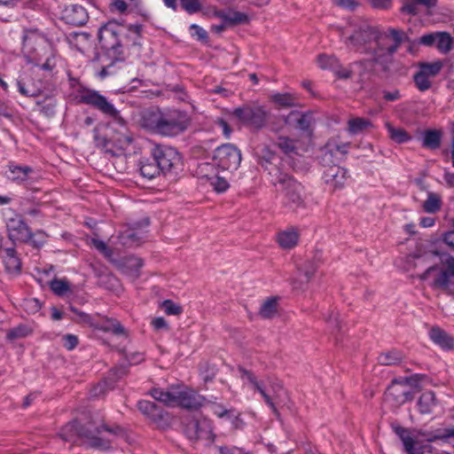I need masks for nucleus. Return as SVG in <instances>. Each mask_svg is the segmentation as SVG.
I'll return each instance as SVG.
<instances>
[{
    "label": "nucleus",
    "mask_w": 454,
    "mask_h": 454,
    "mask_svg": "<svg viewBox=\"0 0 454 454\" xmlns=\"http://www.w3.org/2000/svg\"><path fill=\"white\" fill-rule=\"evenodd\" d=\"M138 410L153 420H158L162 418L161 410L150 401L142 400L137 403Z\"/></svg>",
    "instance_id": "bb28decb"
},
{
    "label": "nucleus",
    "mask_w": 454,
    "mask_h": 454,
    "mask_svg": "<svg viewBox=\"0 0 454 454\" xmlns=\"http://www.w3.org/2000/svg\"><path fill=\"white\" fill-rule=\"evenodd\" d=\"M417 404L421 414L432 413L437 405L434 393L432 391L424 392L419 398Z\"/></svg>",
    "instance_id": "5701e85b"
},
{
    "label": "nucleus",
    "mask_w": 454,
    "mask_h": 454,
    "mask_svg": "<svg viewBox=\"0 0 454 454\" xmlns=\"http://www.w3.org/2000/svg\"><path fill=\"white\" fill-rule=\"evenodd\" d=\"M94 138L98 146L114 154L125 152L133 141L121 115H104L94 129Z\"/></svg>",
    "instance_id": "7ed1b4c3"
},
{
    "label": "nucleus",
    "mask_w": 454,
    "mask_h": 454,
    "mask_svg": "<svg viewBox=\"0 0 454 454\" xmlns=\"http://www.w3.org/2000/svg\"><path fill=\"white\" fill-rule=\"evenodd\" d=\"M185 434L192 440H209L213 435L212 423L207 419H193L187 424Z\"/></svg>",
    "instance_id": "2eb2a0df"
},
{
    "label": "nucleus",
    "mask_w": 454,
    "mask_h": 454,
    "mask_svg": "<svg viewBox=\"0 0 454 454\" xmlns=\"http://www.w3.org/2000/svg\"><path fill=\"white\" fill-rule=\"evenodd\" d=\"M93 327L103 332H112L115 334L124 333L122 325L114 319L107 318L101 323L94 325Z\"/></svg>",
    "instance_id": "7c9ffc66"
},
{
    "label": "nucleus",
    "mask_w": 454,
    "mask_h": 454,
    "mask_svg": "<svg viewBox=\"0 0 454 454\" xmlns=\"http://www.w3.org/2000/svg\"><path fill=\"white\" fill-rule=\"evenodd\" d=\"M278 299L277 297H270L266 299L260 309L259 315L262 318H272L278 314Z\"/></svg>",
    "instance_id": "c85d7f7f"
},
{
    "label": "nucleus",
    "mask_w": 454,
    "mask_h": 454,
    "mask_svg": "<svg viewBox=\"0 0 454 454\" xmlns=\"http://www.w3.org/2000/svg\"><path fill=\"white\" fill-rule=\"evenodd\" d=\"M371 126V122L364 118L356 117L348 121V131L353 134H358Z\"/></svg>",
    "instance_id": "e433bc0d"
},
{
    "label": "nucleus",
    "mask_w": 454,
    "mask_h": 454,
    "mask_svg": "<svg viewBox=\"0 0 454 454\" xmlns=\"http://www.w3.org/2000/svg\"><path fill=\"white\" fill-rule=\"evenodd\" d=\"M73 92L71 96L78 103L88 105L103 114H118L113 103L98 90L82 86L78 81H70Z\"/></svg>",
    "instance_id": "39448f33"
},
{
    "label": "nucleus",
    "mask_w": 454,
    "mask_h": 454,
    "mask_svg": "<svg viewBox=\"0 0 454 454\" xmlns=\"http://www.w3.org/2000/svg\"><path fill=\"white\" fill-rule=\"evenodd\" d=\"M454 276L450 269H446L434 264L429 266L422 274L419 276L420 280L429 281V285L433 288L447 289L450 285V277Z\"/></svg>",
    "instance_id": "9d476101"
},
{
    "label": "nucleus",
    "mask_w": 454,
    "mask_h": 454,
    "mask_svg": "<svg viewBox=\"0 0 454 454\" xmlns=\"http://www.w3.org/2000/svg\"><path fill=\"white\" fill-rule=\"evenodd\" d=\"M181 7L189 14L196 13L202 9L200 0H180Z\"/></svg>",
    "instance_id": "de8ad7c7"
},
{
    "label": "nucleus",
    "mask_w": 454,
    "mask_h": 454,
    "mask_svg": "<svg viewBox=\"0 0 454 454\" xmlns=\"http://www.w3.org/2000/svg\"><path fill=\"white\" fill-rule=\"evenodd\" d=\"M429 337L434 343L443 349H450L454 347V339L439 327H433L429 332Z\"/></svg>",
    "instance_id": "412c9836"
},
{
    "label": "nucleus",
    "mask_w": 454,
    "mask_h": 454,
    "mask_svg": "<svg viewBox=\"0 0 454 454\" xmlns=\"http://www.w3.org/2000/svg\"><path fill=\"white\" fill-rule=\"evenodd\" d=\"M176 407L180 406L185 409H198L202 406L204 398L194 390L186 387L176 386Z\"/></svg>",
    "instance_id": "4468645a"
},
{
    "label": "nucleus",
    "mask_w": 454,
    "mask_h": 454,
    "mask_svg": "<svg viewBox=\"0 0 454 454\" xmlns=\"http://www.w3.org/2000/svg\"><path fill=\"white\" fill-rule=\"evenodd\" d=\"M63 20L72 26H82L88 19V12L84 7L79 4L67 6L62 14Z\"/></svg>",
    "instance_id": "f3484780"
},
{
    "label": "nucleus",
    "mask_w": 454,
    "mask_h": 454,
    "mask_svg": "<svg viewBox=\"0 0 454 454\" xmlns=\"http://www.w3.org/2000/svg\"><path fill=\"white\" fill-rule=\"evenodd\" d=\"M125 31L129 33V35L123 37L125 46L140 44L143 32V26L141 24H129L125 27Z\"/></svg>",
    "instance_id": "393cba45"
},
{
    "label": "nucleus",
    "mask_w": 454,
    "mask_h": 454,
    "mask_svg": "<svg viewBox=\"0 0 454 454\" xmlns=\"http://www.w3.org/2000/svg\"><path fill=\"white\" fill-rule=\"evenodd\" d=\"M134 3L133 9L135 13L144 21L151 23L153 21L152 13L144 6L142 0H129Z\"/></svg>",
    "instance_id": "a19ab883"
},
{
    "label": "nucleus",
    "mask_w": 454,
    "mask_h": 454,
    "mask_svg": "<svg viewBox=\"0 0 454 454\" xmlns=\"http://www.w3.org/2000/svg\"><path fill=\"white\" fill-rule=\"evenodd\" d=\"M442 69L441 62H433V63H424L419 67V71L424 74L431 77L436 75Z\"/></svg>",
    "instance_id": "c03bdc74"
},
{
    "label": "nucleus",
    "mask_w": 454,
    "mask_h": 454,
    "mask_svg": "<svg viewBox=\"0 0 454 454\" xmlns=\"http://www.w3.org/2000/svg\"><path fill=\"white\" fill-rule=\"evenodd\" d=\"M410 379L394 380L385 393V399L394 405H401L412 398L409 390Z\"/></svg>",
    "instance_id": "f8f14e48"
},
{
    "label": "nucleus",
    "mask_w": 454,
    "mask_h": 454,
    "mask_svg": "<svg viewBox=\"0 0 454 454\" xmlns=\"http://www.w3.org/2000/svg\"><path fill=\"white\" fill-rule=\"evenodd\" d=\"M437 33L427 34L419 39V43L427 46H431L436 43Z\"/></svg>",
    "instance_id": "e2e57ef3"
},
{
    "label": "nucleus",
    "mask_w": 454,
    "mask_h": 454,
    "mask_svg": "<svg viewBox=\"0 0 454 454\" xmlns=\"http://www.w3.org/2000/svg\"><path fill=\"white\" fill-rule=\"evenodd\" d=\"M126 359L129 365L138 364L144 361L145 356L143 353L132 352L126 355Z\"/></svg>",
    "instance_id": "680f3d73"
},
{
    "label": "nucleus",
    "mask_w": 454,
    "mask_h": 454,
    "mask_svg": "<svg viewBox=\"0 0 454 454\" xmlns=\"http://www.w3.org/2000/svg\"><path fill=\"white\" fill-rule=\"evenodd\" d=\"M403 359L400 352L396 350H391L386 353H382L379 356V363L384 365H395L399 364Z\"/></svg>",
    "instance_id": "c9c22d12"
},
{
    "label": "nucleus",
    "mask_w": 454,
    "mask_h": 454,
    "mask_svg": "<svg viewBox=\"0 0 454 454\" xmlns=\"http://www.w3.org/2000/svg\"><path fill=\"white\" fill-rule=\"evenodd\" d=\"M50 286L51 290L58 295H63L69 291L70 286L67 279H53Z\"/></svg>",
    "instance_id": "a18cd8bd"
},
{
    "label": "nucleus",
    "mask_w": 454,
    "mask_h": 454,
    "mask_svg": "<svg viewBox=\"0 0 454 454\" xmlns=\"http://www.w3.org/2000/svg\"><path fill=\"white\" fill-rule=\"evenodd\" d=\"M6 254V265L9 269L20 270V261L16 257V252L13 247H7L4 249Z\"/></svg>",
    "instance_id": "09e8293b"
},
{
    "label": "nucleus",
    "mask_w": 454,
    "mask_h": 454,
    "mask_svg": "<svg viewBox=\"0 0 454 454\" xmlns=\"http://www.w3.org/2000/svg\"><path fill=\"white\" fill-rule=\"evenodd\" d=\"M215 15L220 18L224 25L232 26L247 20L246 14L239 12H216Z\"/></svg>",
    "instance_id": "a878e982"
},
{
    "label": "nucleus",
    "mask_w": 454,
    "mask_h": 454,
    "mask_svg": "<svg viewBox=\"0 0 454 454\" xmlns=\"http://www.w3.org/2000/svg\"><path fill=\"white\" fill-rule=\"evenodd\" d=\"M110 10L124 13L128 10V4L124 0H113L110 4Z\"/></svg>",
    "instance_id": "bf43d9fd"
},
{
    "label": "nucleus",
    "mask_w": 454,
    "mask_h": 454,
    "mask_svg": "<svg viewBox=\"0 0 454 454\" xmlns=\"http://www.w3.org/2000/svg\"><path fill=\"white\" fill-rule=\"evenodd\" d=\"M213 161L218 169L231 173L240 165L241 153L233 145L225 144L215 150Z\"/></svg>",
    "instance_id": "6e6552de"
},
{
    "label": "nucleus",
    "mask_w": 454,
    "mask_h": 454,
    "mask_svg": "<svg viewBox=\"0 0 454 454\" xmlns=\"http://www.w3.org/2000/svg\"><path fill=\"white\" fill-rule=\"evenodd\" d=\"M176 394H178L176 386L171 387L167 391L160 388H153L151 390V395L153 399L169 407H176Z\"/></svg>",
    "instance_id": "4be33fe9"
},
{
    "label": "nucleus",
    "mask_w": 454,
    "mask_h": 454,
    "mask_svg": "<svg viewBox=\"0 0 454 454\" xmlns=\"http://www.w3.org/2000/svg\"><path fill=\"white\" fill-rule=\"evenodd\" d=\"M35 45L40 48L48 46L46 38L42 35L36 29L26 30L23 35V48L27 53L36 51Z\"/></svg>",
    "instance_id": "6ab92c4d"
},
{
    "label": "nucleus",
    "mask_w": 454,
    "mask_h": 454,
    "mask_svg": "<svg viewBox=\"0 0 454 454\" xmlns=\"http://www.w3.org/2000/svg\"><path fill=\"white\" fill-rule=\"evenodd\" d=\"M125 32V26L115 20H110L102 25L98 32V37L102 48L112 51L114 55L122 54L125 47L122 35Z\"/></svg>",
    "instance_id": "0eeeda50"
},
{
    "label": "nucleus",
    "mask_w": 454,
    "mask_h": 454,
    "mask_svg": "<svg viewBox=\"0 0 454 454\" xmlns=\"http://www.w3.org/2000/svg\"><path fill=\"white\" fill-rule=\"evenodd\" d=\"M211 410L214 412V414H215L219 418H236L238 416V413L234 410H227L219 404H213L211 406Z\"/></svg>",
    "instance_id": "3c124183"
},
{
    "label": "nucleus",
    "mask_w": 454,
    "mask_h": 454,
    "mask_svg": "<svg viewBox=\"0 0 454 454\" xmlns=\"http://www.w3.org/2000/svg\"><path fill=\"white\" fill-rule=\"evenodd\" d=\"M272 184L282 196L283 204L292 209L303 205L302 186L287 174L278 170L272 178Z\"/></svg>",
    "instance_id": "423d86ee"
},
{
    "label": "nucleus",
    "mask_w": 454,
    "mask_h": 454,
    "mask_svg": "<svg viewBox=\"0 0 454 454\" xmlns=\"http://www.w3.org/2000/svg\"><path fill=\"white\" fill-rule=\"evenodd\" d=\"M300 234L298 231L293 227L278 232L277 241L281 248L288 250L292 249L298 244Z\"/></svg>",
    "instance_id": "aec40b11"
},
{
    "label": "nucleus",
    "mask_w": 454,
    "mask_h": 454,
    "mask_svg": "<svg viewBox=\"0 0 454 454\" xmlns=\"http://www.w3.org/2000/svg\"><path fill=\"white\" fill-rule=\"evenodd\" d=\"M442 133L438 129H428L423 134L422 145L432 150L437 149L441 145Z\"/></svg>",
    "instance_id": "cd10ccee"
},
{
    "label": "nucleus",
    "mask_w": 454,
    "mask_h": 454,
    "mask_svg": "<svg viewBox=\"0 0 454 454\" xmlns=\"http://www.w3.org/2000/svg\"><path fill=\"white\" fill-rule=\"evenodd\" d=\"M143 266V261L138 257H129L125 262V271L127 274L137 278L138 270Z\"/></svg>",
    "instance_id": "58836bf2"
},
{
    "label": "nucleus",
    "mask_w": 454,
    "mask_h": 454,
    "mask_svg": "<svg viewBox=\"0 0 454 454\" xmlns=\"http://www.w3.org/2000/svg\"><path fill=\"white\" fill-rule=\"evenodd\" d=\"M388 135L392 140L396 143H404L411 139V137L407 134V132L400 128H395L391 124H386Z\"/></svg>",
    "instance_id": "4c0bfd02"
},
{
    "label": "nucleus",
    "mask_w": 454,
    "mask_h": 454,
    "mask_svg": "<svg viewBox=\"0 0 454 454\" xmlns=\"http://www.w3.org/2000/svg\"><path fill=\"white\" fill-rule=\"evenodd\" d=\"M373 8L388 9L392 5V0H366Z\"/></svg>",
    "instance_id": "69168bd1"
},
{
    "label": "nucleus",
    "mask_w": 454,
    "mask_h": 454,
    "mask_svg": "<svg viewBox=\"0 0 454 454\" xmlns=\"http://www.w3.org/2000/svg\"><path fill=\"white\" fill-rule=\"evenodd\" d=\"M339 59L333 55L321 54L317 57V64L322 69L333 70L338 67Z\"/></svg>",
    "instance_id": "ea45409f"
},
{
    "label": "nucleus",
    "mask_w": 454,
    "mask_h": 454,
    "mask_svg": "<svg viewBox=\"0 0 454 454\" xmlns=\"http://www.w3.org/2000/svg\"><path fill=\"white\" fill-rule=\"evenodd\" d=\"M335 74L342 79H348L351 78L353 74H356L355 69L352 67V64L349 66V67H343L338 63V67H335V69L333 70Z\"/></svg>",
    "instance_id": "864d4df0"
},
{
    "label": "nucleus",
    "mask_w": 454,
    "mask_h": 454,
    "mask_svg": "<svg viewBox=\"0 0 454 454\" xmlns=\"http://www.w3.org/2000/svg\"><path fill=\"white\" fill-rule=\"evenodd\" d=\"M436 47L441 52H449L453 47V41L451 35L446 32H438L436 39Z\"/></svg>",
    "instance_id": "f704fd0d"
},
{
    "label": "nucleus",
    "mask_w": 454,
    "mask_h": 454,
    "mask_svg": "<svg viewBox=\"0 0 454 454\" xmlns=\"http://www.w3.org/2000/svg\"><path fill=\"white\" fill-rule=\"evenodd\" d=\"M63 346L68 349L72 350L78 345V338L74 334H66L62 337Z\"/></svg>",
    "instance_id": "5fc2aeb1"
},
{
    "label": "nucleus",
    "mask_w": 454,
    "mask_h": 454,
    "mask_svg": "<svg viewBox=\"0 0 454 454\" xmlns=\"http://www.w3.org/2000/svg\"><path fill=\"white\" fill-rule=\"evenodd\" d=\"M275 145L286 154L298 153L296 142L289 137H279L276 140Z\"/></svg>",
    "instance_id": "473e14b6"
},
{
    "label": "nucleus",
    "mask_w": 454,
    "mask_h": 454,
    "mask_svg": "<svg viewBox=\"0 0 454 454\" xmlns=\"http://www.w3.org/2000/svg\"><path fill=\"white\" fill-rule=\"evenodd\" d=\"M270 99L274 104L283 107L294 106L297 104V97L290 92L273 93Z\"/></svg>",
    "instance_id": "c756f323"
},
{
    "label": "nucleus",
    "mask_w": 454,
    "mask_h": 454,
    "mask_svg": "<svg viewBox=\"0 0 454 454\" xmlns=\"http://www.w3.org/2000/svg\"><path fill=\"white\" fill-rule=\"evenodd\" d=\"M239 372L240 373L241 380L245 383L251 384L252 387L254 389H256L262 395V396L263 397L265 403L270 407V409L272 410L274 414H276L278 416V410L276 408V405H275V403L273 402L272 397L265 391V389L262 387L261 383L256 380V379L254 376V374L251 372L247 371V370H245L243 368H239Z\"/></svg>",
    "instance_id": "a211bd4d"
},
{
    "label": "nucleus",
    "mask_w": 454,
    "mask_h": 454,
    "mask_svg": "<svg viewBox=\"0 0 454 454\" xmlns=\"http://www.w3.org/2000/svg\"><path fill=\"white\" fill-rule=\"evenodd\" d=\"M71 310L77 317L75 318L76 322H78V323H84V324L90 325L91 326L94 325V324H92V322H91V318H90V315H88V314H86L84 312L79 311L77 309H75L74 307H71Z\"/></svg>",
    "instance_id": "13d9d810"
},
{
    "label": "nucleus",
    "mask_w": 454,
    "mask_h": 454,
    "mask_svg": "<svg viewBox=\"0 0 454 454\" xmlns=\"http://www.w3.org/2000/svg\"><path fill=\"white\" fill-rule=\"evenodd\" d=\"M152 325L154 330H168V325L163 317H155L152 320Z\"/></svg>",
    "instance_id": "338daca9"
},
{
    "label": "nucleus",
    "mask_w": 454,
    "mask_h": 454,
    "mask_svg": "<svg viewBox=\"0 0 454 454\" xmlns=\"http://www.w3.org/2000/svg\"><path fill=\"white\" fill-rule=\"evenodd\" d=\"M209 184L217 192H223L229 188V182L226 176H220L218 173L211 177Z\"/></svg>",
    "instance_id": "79ce46f5"
},
{
    "label": "nucleus",
    "mask_w": 454,
    "mask_h": 454,
    "mask_svg": "<svg viewBox=\"0 0 454 454\" xmlns=\"http://www.w3.org/2000/svg\"><path fill=\"white\" fill-rule=\"evenodd\" d=\"M393 431L398 435L402 441L403 450L407 454H431L432 447L428 443H424L410 430L399 426L393 425Z\"/></svg>",
    "instance_id": "1a4fd4ad"
},
{
    "label": "nucleus",
    "mask_w": 454,
    "mask_h": 454,
    "mask_svg": "<svg viewBox=\"0 0 454 454\" xmlns=\"http://www.w3.org/2000/svg\"><path fill=\"white\" fill-rule=\"evenodd\" d=\"M323 177L325 184L333 190L341 189L348 179V171L340 166L333 165L324 171Z\"/></svg>",
    "instance_id": "dca6fc26"
},
{
    "label": "nucleus",
    "mask_w": 454,
    "mask_h": 454,
    "mask_svg": "<svg viewBox=\"0 0 454 454\" xmlns=\"http://www.w3.org/2000/svg\"><path fill=\"white\" fill-rule=\"evenodd\" d=\"M153 153L154 161L159 165L161 172L165 174L170 172L180 164V154L173 147L156 146Z\"/></svg>",
    "instance_id": "9b49d317"
},
{
    "label": "nucleus",
    "mask_w": 454,
    "mask_h": 454,
    "mask_svg": "<svg viewBox=\"0 0 454 454\" xmlns=\"http://www.w3.org/2000/svg\"><path fill=\"white\" fill-rule=\"evenodd\" d=\"M161 308L168 315H179L182 313V308L170 300H166L161 303Z\"/></svg>",
    "instance_id": "603ef678"
},
{
    "label": "nucleus",
    "mask_w": 454,
    "mask_h": 454,
    "mask_svg": "<svg viewBox=\"0 0 454 454\" xmlns=\"http://www.w3.org/2000/svg\"><path fill=\"white\" fill-rule=\"evenodd\" d=\"M350 27L353 33L344 37L343 43L352 51L371 56L352 63L356 74L363 79L373 71L375 65L387 69L400 46L403 33L395 28L383 30L360 19L354 20Z\"/></svg>",
    "instance_id": "f257e3e1"
},
{
    "label": "nucleus",
    "mask_w": 454,
    "mask_h": 454,
    "mask_svg": "<svg viewBox=\"0 0 454 454\" xmlns=\"http://www.w3.org/2000/svg\"><path fill=\"white\" fill-rule=\"evenodd\" d=\"M6 228L9 239L13 242H27L32 237L29 227L21 215H15L6 220Z\"/></svg>",
    "instance_id": "ddd939ff"
},
{
    "label": "nucleus",
    "mask_w": 454,
    "mask_h": 454,
    "mask_svg": "<svg viewBox=\"0 0 454 454\" xmlns=\"http://www.w3.org/2000/svg\"><path fill=\"white\" fill-rule=\"evenodd\" d=\"M18 90L21 95L27 97H36L39 93V90L30 83H27L23 80L17 82Z\"/></svg>",
    "instance_id": "49530a36"
},
{
    "label": "nucleus",
    "mask_w": 454,
    "mask_h": 454,
    "mask_svg": "<svg viewBox=\"0 0 454 454\" xmlns=\"http://www.w3.org/2000/svg\"><path fill=\"white\" fill-rule=\"evenodd\" d=\"M215 168L214 161L213 163L200 162L197 166L196 174L199 177L205 178L209 182L211 177L217 174Z\"/></svg>",
    "instance_id": "72a5a7b5"
},
{
    "label": "nucleus",
    "mask_w": 454,
    "mask_h": 454,
    "mask_svg": "<svg viewBox=\"0 0 454 454\" xmlns=\"http://www.w3.org/2000/svg\"><path fill=\"white\" fill-rule=\"evenodd\" d=\"M192 36H197L200 40H204L207 37V33L205 29L197 24H192L189 27Z\"/></svg>",
    "instance_id": "052dcab7"
},
{
    "label": "nucleus",
    "mask_w": 454,
    "mask_h": 454,
    "mask_svg": "<svg viewBox=\"0 0 454 454\" xmlns=\"http://www.w3.org/2000/svg\"><path fill=\"white\" fill-rule=\"evenodd\" d=\"M334 3L345 9L353 11L358 6V2L356 0H333Z\"/></svg>",
    "instance_id": "0e129e2a"
},
{
    "label": "nucleus",
    "mask_w": 454,
    "mask_h": 454,
    "mask_svg": "<svg viewBox=\"0 0 454 454\" xmlns=\"http://www.w3.org/2000/svg\"><path fill=\"white\" fill-rule=\"evenodd\" d=\"M414 82L419 90L424 91L431 87L430 77L419 71L414 75Z\"/></svg>",
    "instance_id": "8fccbe9b"
},
{
    "label": "nucleus",
    "mask_w": 454,
    "mask_h": 454,
    "mask_svg": "<svg viewBox=\"0 0 454 454\" xmlns=\"http://www.w3.org/2000/svg\"><path fill=\"white\" fill-rule=\"evenodd\" d=\"M33 172L32 168L23 165L11 163L7 177L14 182H24L27 180L29 175Z\"/></svg>",
    "instance_id": "b1692460"
},
{
    "label": "nucleus",
    "mask_w": 454,
    "mask_h": 454,
    "mask_svg": "<svg viewBox=\"0 0 454 454\" xmlns=\"http://www.w3.org/2000/svg\"><path fill=\"white\" fill-rule=\"evenodd\" d=\"M442 240L449 247L454 248V231L444 233Z\"/></svg>",
    "instance_id": "774afa93"
},
{
    "label": "nucleus",
    "mask_w": 454,
    "mask_h": 454,
    "mask_svg": "<svg viewBox=\"0 0 454 454\" xmlns=\"http://www.w3.org/2000/svg\"><path fill=\"white\" fill-rule=\"evenodd\" d=\"M442 207V198L434 192H428L427 199L424 201L423 208L429 214L436 213Z\"/></svg>",
    "instance_id": "2f4dec72"
},
{
    "label": "nucleus",
    "mask_w": 454,
    "mask_h": 454,
    "mask_svg": "<svg viewBox=\"0 0 454 454\" xmlns=\"http://www.w3.org/2000/svg\"><path fill=\"white\" fill-rule=\"evenodd\" d=\"M76 434L75 423L67 425L61 431L60 435L65 441H72Z\"/></svg>",
    "instance_id": "4d7b16f0"
},
{
    "label": "nucleus",
    "mask_w": 454,
    "mask_h": 454,
    "mask_svg": "<svg viewBox=\"0 0 454 454\" xmlns=\"http://www.w3.org/2000/svg\"><path fill=\"white\" fill-rule=\"evenodd\" d=\"M160 171L161 170L156 162L145 163L140 167L141 175L148 179L154 178Z\"/></svg>",
    "instance_id": "37998d69"
},
{
    "label": "nucleus",
    "mask_w": 454,
    "mask_h": 454,
    "mask_svg": "<svg viewBox=\"0 0 454 454\" xmlns=\"http://www.w3.org/2000/svg\"><path fill=\"white\" fill-rule=\"evenodd\" d=\"M418 4L416 0H403L401 11L408 14H416L418 12Z\"/></svg>",
    "instance_id": "6e6d98bb"
},
{
    "label": "nucleus",
    "mask_w": 454,
    "mask_h": 454,
    "mask_svg": "<svg viewBox=\"0 0 454 454\" xmlns=\"http://www.w3.org/2000/svg\"><path fill=\"white\" fill-rule=\"evenodd\" d=\"M240 128L255 131L270 125L271 130L278 131L286 126L289 132L309 137L314 122L312 115H235Z\"/></svg>",
    "instance_id": "f03ea898"
},
{
    "label": "nucleus",
    "mask_w": 454,
    "mask_h": 454,
    "mask_svg": "<svg viewBox=\"0 0 454 454\" xmlns=\"http://www.w3.org/2000/svg\"><path fill=\"white\" fill-rule=\"evenodd\" d=\"M187 115H143L142 125L146 129L164 135L176 136L190 125Z\"/></svg>",
    "instance_id": "20e7f679"
}]
</instances>
